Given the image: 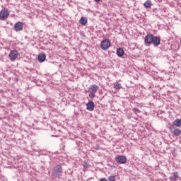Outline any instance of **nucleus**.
Segmentation results:
<instances>
[{
  "mask_svg": "<svg viewBox=\"0 0 181 181\" xmlns=\"http://www.w3.org/2000/svg\"><path fill=\"white\" fill-rule=\"evenodd\" d=\"M144 42L146 45H153L154 47H158L160 45V37L148 34L144 38Z\"/></svg>",
  "mask_w": 181,
  "mask_h": 181,
  "instance_id": "1",
  "label": "nucleus"
},
{
  "mask_svg": "<svg viewBox=\"0 0 181 181\" xmlns=\"http://www.w3.org/2000/svg\"><path fill=\"white\" fill-rule=\"evenodd\" d=\"M63 173V168L62 165H56L52 170V177H60Z\"/></svg>",
  "mask_w": 181,
  "mask_h": 181,
  "instance_id": "2",
  "label": "nucleus"
},
{
  "mask_svg": "<svg viewBox=\"0 0 181 181\" xmlns=\"http://www.w3.org/2000/svg\"><path fill=\"white\" fill-rule=\"evenodd\" d=\"M97 91H98V86L95 84L91 85L88 88L90 98H95Z\"/></svg>",
  "mask_w": 181,
  "mask_h": 181,
  "instance_id": "3",
  "label": "nucleus"
},
{
  "mask_svg": "<svg viewBox=\"0 0 181 181\" xmlns=\"http://www.w3.org/2000/svg\"><path fill=\"white\" fill-rule=\"evenodd\" d=\"M110 46H111V42L110 40L105 39L100 43L102 50H107V49H110Z\"/></svg>",
  "mask_w": 181,
  "mask_h": 181,
  "instance_id": "4",
  "label": "nucleus"
},
{
  "mask_svg": "<svg viewBox=\"0 0 181 181\" xmlns=\"http://www.w3.org/2000/svg\"><path fill=\"white\" fill-rule=\"evenodd\" d=\"M18 56L19 53H18L16 49H14L10 52L8 54V59H10L11 62H15V60L18 59Z\"/></svg>",
  "mask_w": 181,
  "mask_h": 181,
  "instance_id": "5",
  "label": "nucleus"
},
{
  "mask_svg": "<svg viewBox=\"0 0 181 181\" xmlns=\"http://www.w3.org/2000/svg\"><path fill=\"white\" fill-rule=\"evenodd\" d=\"M9 16V11L8 9H3L0 11V20L6 21Z\"/></svg>",
  "mask_w": 181,
  "mask_h": 181,
  "instance_id": "6",
  "label": "nucleus"
},
{
  "mask_svg": "<svg viewBox=\"0 0 181 181\" xmlns=\"http://www.w3.org/2000/svg\"><path fill=\"white\" fill-rule=\"evenodd\" d=\"M14 30H16V32H21L23 30V23L22 22L16 23L14 25Z\"/></svg>",
  "mask_w": 181,
  "mask_h": 181,
  "instance_id": "7",
  "label": "nucleus"
},
{
  "mask_svg": "<svg viewBox=\"0 0 181 181\" xmlns=\"http://www.w3.org/2000/svg\"><path fill=\"white\" fill-rule=\"evenodd\" d=\"M115 160L117 163H127V157L124 156H119L115 158Z\"/></svg>",
  "mask_w": 181,
  "mask_h": 181,
  "instance_id": "8",
  "label": "nucleus"
},
{
  "mask_svg": "<svg viewBox=\"0 0 181 181\" xmlns=\"http://www.w3.org/2000/svg\"><path fill=\"white\" fill-rule=\"evenodd\" d=\"M179 180V173L177 172L172 173L171 176L169 177L170 181H177Z\"/></svg>",
  "mask_w": 181,
  "mask_h": 181,
  "instance_id": "9",
  "label": "nucleus"
},
{
  "mask_svg": "<svg viewBox=\"0 0 181 181\" xmlns=\"http://www.w3.org/2000/svg\"><path fill=\"white\" fill-rule=\"evenodd\" d=\"M94 107H95V105H94V102L93 101H89L86 104V110L88 111H94Z\"/></svg>",
  "mask_w": 181,
  "mask_h": 181,
  "instance_id": "10",
  "label": "nucleus"
},
{
  "mask_svg": "<svg viewBox=\"0 0 181 181\" xmlns=\"http://www.w3.org/2000/svg\"><path fill=\"white\" fill-rule=\"evenodd\" d=\"M46 60V54L45 53H40L38 55V61L40 63H43Z\"/></svg>",
  "mask_w": 181,
  "mask_h": 181,
  "instance_id": "11",
  "label": "nucleus"
},
{
  "mask_svg": "<svg viewBox=\"0 0 181 181\" xmlns=\"http://www.w3.org/2000/svg\"><path fill=\"white\" fill-rule=\"evenodd\" d=\"M125 52H124V49L119 48L117 49V54L118 57H122L124 54Z\"/></svg>",
  "mask_w": 181,
  "mask_h": 181,
  "instance_id": "12",
  "label": "nucleus"
},
{
  "mask_svg": "<svg viewBox=\"0 0 181 181\" xmlns=\"http://www.w3.org/2000/svg\"><path fill=\"white\" fill-rule=\"evenodd\" d=\"M113 87L115 88V90H121V88H122V86H121V83H118V82H115L113 84Z\"/></svg>",
  "mask_w": 181,
  "mask_h": 181,
  "instance_id": "13",
  "label": "nucleus"
},
{
  "mask_svg": "<svg viewBox=\"0 0 181 181\" xmlns=\"http://www.w3.org/2000/svg\"><path fill=\"white\" fill-rule=\"evenodd\" d=\"M174 125L175 127H180L181 126V119H177L174 121Z\"/></svg>",
  "mask_w": 181,
  "mask_h": 181,
  "instance_id": "14",
  "label": "nucleus"
},
{
  "mask_svg": "<svg viewBox=\"0 0 181 181\" xmlns=\"http://www.w3.org/2000/svg\"><path fill=\"white\" fill-rule=\"evenodd\" d=\"M144 8H151L152 6V2L151 1H147L144 3Z\"/></svg>",
  "mask_w": 181,
  "mask_h": 181,
  "instance_id": "15",
  "label": "nucleus"
},
{
  "mask_svg": "<svg viewBox=\"0 0 181 181\" xmlns=\"http://www.w3.org/2000/svg\"><path fill=\"white\" fill-rule=\"evenodd\" d=\"M79 23H81V25H86V23H87V18L82 17L80 19Z\"/></svg>",
  "mask_w": 181,
  "mask_h": 181,
  "instance_id": "16",
  "label": "nucleus"
},
{
  "mask_svg": "<svg viewBox=\"0 0 181 181\" xmlns=\"http://www.w3.org/2000/svg\"><path fill=\"white\" fill-rule=\"evenodd\" d=\"M181 134V131L180 129H176L175 130H174L173 132V134L175 136H179V135H180Z\"/></svg>",
  "mask_w": 181,
  "mask_h": 181,
  "instance_id": "17",
  "label": "nucleus"
},
{
  "mask_svg": "<svg viewBox=\"0 0 181 181\" xmlns=\"http://www.w3.org/2000/svg\"><path fill=\"white\" fill-rule=\"evenodd\" d=\"M133 112H134V114H139V112H141V111H139V109H138V108H134Z\"/></svg>",
  "mask_w": 181,
  "mask_h": 181,
  "instance_id": "18",
  "label": "nucleus"
},
{
  "mask_svg": "<svg viewBox=\"0 0 181 181\" xmlns=\"http://www.w3.org/2000/svg\"><path fill=\"white\" fill-rule=\"evenodd\" d=\"M83 167L84 168V169H87V168H88V164H87V163H83Z\"/></svg>",
  "mask_w": 181,
  "mask_h": 181,
  "instance_id": "19",
  "label": "nucleus"
},
{
  "mask_svg": "<svg viewBox=\"0 0 181 181\" xmlns=\"http://www.w3.org/2000/svg\"><path fill=\"white\" fill-rule=\"evenodd\" d=\"M99 181H108V180H107V178L105 177H103V178H101Z\"/></svg>",
  "mask_w": 181,
  "mask_h": 181,
  "instance_id": "20",
  "label": "nucleus"
},
{
  "mask_svg": "<svg viewBox=\"0 0 181 181\" xmlns=\"http://www.w3.org/2000/svg\"><path fill=\"white\" fill-rule=\"evenodd\" d=\"M95 1V2H100V1H101V0H94Z\"/></svg>",
  "mask_w": 181,
  "mask_h": 181,
  "instance_id": "21",
  "label": "nucleus"
}]
</instances>
